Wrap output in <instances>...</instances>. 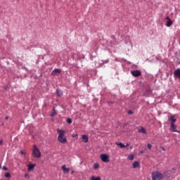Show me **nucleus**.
Returning a JSON list of instances; mask_svg holds the SVG:
<instances>
[{"label":"nucleus","mask_w":180,"mask_h":180,"mask_svg":"<svg viewBox=\"0 0 180 180\" xmlns=\"http://www.w3.org/2000/svg\"><path fill=\"white\" fill-rule=\"evenodd\" d=\"M5 176H6V178H11V173H9V172L6 173Z\"/></svg>","instance_id":"obj_23"},{"label":"nucleus","mask_w":180,"mask_h":180,"mask_svg":"<svg viewBox=\"0 0 180 180\" xmlns=\"http://www.w3.org/2000/svg\"><path fill=\"white\" fill-rule=\"evenodd\" d=\"M61 169L63 171V174H68V172H70V169L65 167V165L62 166Z\"/></svg>","instance_id":"obj_10"},{"label":"nucleus","mask_w":180,"mask_h":180,"mask_svg":"<svg viewBox=\"0 0 180 180\" xmlns=\"http://www.w3.org/2000/svg\"><path fill=\"white\" fill-rule=\"evenodd\" d=\"M138 133H143V134H147V131H146V129L144 127H141V129L138 130Z\"/></svg>","instance_id":"obj_11"},{"label":"nucleus","mask_w":180,"mask_h":180,"mask_svg":"<svg viewBox=\"0 0 180 180\" xmlns=\"http://www.w3.org/2000/svg\"><path fill=\"white\" fill-rule=\"evenodd\" d=\"M100 158L101 161H103V162H109L110 161L109 155H108L107 154H101L100 155Z\"/></svg>","instance_id":"obj_4"},{"label":"nucleus","mask_w":180,"mask_h":180,"mask_svg":"<svg viewBox=\"0 0 180 180\" xmlns=\"http://www.w3.org/2000/svg\"><path fill=\"white\" fill-rule=\"evenodd\" d=\"M82 139L85 143H88V141H89V138L86 135H82Z\"/></svg>","instance_id":"obj_12"},{"label":"nucleus","mask_w":180,"mask_h":180,"mask_svg":"<svg viewBox=\"0 0 180 180\" xmlns=\"http://www.w3.org/2000/svg\"><path fill=\"white\" fill-rule=\"evenodd\" d=\"M34 167H36V165L29 164L28 165V171H32V169H34Z\"/></svg>","instance_id":"obj_14"},{"label":"nucleus","mask_w":180,"mask_h":180,"mask_svg":"<svg viewBox=\"0 0 180 180\" xmlns=\"http://www.w3.org/2000/svg\"><path fill=\"white\" fill-rule=\"evenodd\" d=\"M90 180H102V179H101L99 176L95 177L94 176H92Z\"/></svg>","instance_id":"obj_17"},{"label":"nucleus","mask_w":180,"mask_h":180,"mask_svg":"<svg viewBox=\"0 0 180 180\" xmlns=\"http://www.w3.org/2000/svg\"><path fill=\"white\" fill-rule=\"evenodd\" d=\"M32 155L35 158H40L41 157V153H40V150H39V148L36 145L33 146Z\"/></svg>","instance_id":"obj_3"},{"label":"nucleus","mask_w":180,"mask_h":180,"mask_svg":"<svg viewBox=\"0 0 180 180\" xmlns=\"http://www.w3.org/2000/svg\"><path fill=\"white\" fill-rule=\"evenodd\" d=\"M99 168V164L98 163H95L94 165V169H98Z\"/></svg>","instance_id":"obj_21"},{"label":"nucleus","mask_w":180,"mask_h":180,"mask_svg":"<svg viewBox=\"0 0 180 180\" xmlns=\"http://www.w3.org/2000/svg\"><path fill=\"white\" fill-rule=\"evenodd\" d=\"M3 169H4V171H8V167H3Z\"/></svg>","instance_id":"obj_26"},{"label":"nucleus","mask_w":180,"mask_h":180,"mask_svg":"<svg viewBox=\"0 0 180 180\" xmlns=\"http://www.w3.org/2000/svg\"><path fill=\"white\" fill-rule=\"evenodd\" d=\"M166 19L167 20L166 26L167 27H171V26H172V21L171 20V18H169V17H167Z\"/></svg>","instance_id":"obj_7"},{"label":"nucleus","mask_w":180,"mask_h":180,"mask_svg":"<svg viewBox=\"0 0 180 180\" xmlns=\"http://www.w3.org/2000/svg\"><path fill=\"white\" fill-rule=\"evenodd\" d=\"M162 150L163 151H165V148H162Z\"/></svg>","instance_id":"obj_31"},{"label":"nucleus","mask_w":180,"mask_h":180,"mask_svg":"<svg viewBox=\"0 0 180 180\" xmlns=\"http://www.w3.org/2000/svg\"><path fill=\"white\" fill-rule=\"evenodd\" d=\"M128 159L130 160V161H133V160H134V156L133 155H130L128 156Z\"/></svg>","instance_id":"obj_20"},{"label":"nucleus","mask_w":180,"mask_h":180,"mask_svg":"<svg viewBox=\"0 0 180 180\" xmlns=\"http://www.w3.org/2000/svg\"><path fill=\"white\" fill-rule=\"evenodd\" d=\"M20 153L21 154V155H26V151L25 150H20Z\"/></svg>","instance_id":"obj_24"},{"label":"nucleus","mask_w":180,"mask_h":180,"mask_svg":"<svg viewBox=\"0 0 180 180\" xmlns=\"http://www.w3.org/2000/svg\"><path fill=\"white\" fill-rule=\"evenodd\" d=\"M153 147V146L151 145V143H148V148L149 149V150H151V148Z\"/></svg>","instance_id":"obj_25"},{"label":"nucleus","mask_w":180,"mask_h":180,"mask_svg":"<svg viewBox=\"0 0 180 180\" xmlns=\"http://www.w3.org/2000/svg\"><path fill=\"white\" fill-rule=\"evenodd\" d=\"M117 146H119L120 148H126V146L122 143H117Z\"/></svg>","instance_id":"obj_18"},{"label":"nucleus","mask_w":180,"mask_h":180,"mask_svg":"<svg viewBox=\"0 0 180 180\" xmlns=\"http://www.w3.org/2000/svg\"><path fill=\"white\" fill-rule=\"evenodd\" d=\"M9 119V117H6V120H8Z\"/></svg>","instance_id":"obj_30"},{"label":"nucleus","mask_w":180,"mask_h":180,"mask_svg":"<svg viewBox=\"0 0 180 180\" xmlns=\"http://www.w3.org/2000/svg\"><path fill=\"white\" fill-rule=\"evenodd\" d=\"M174 77H176V78H179L180 79V69L179 68L174 70Z\"/></svg>","instance_id":"obj_8"},{"label":"nucleus","mask_w":180,"mask_h":180,"mask_svg":"<svg viewBox=\"0 0 180 180\" xmlns=\"http://www.w3.org/2000/svg\"><path fill=\"white\" fill-rule=\"evenodd\" d=\"M170 130H172L173 133H178V130H176V126L175 124H170Z\"/></svg>","instance_id":"obj_6"},{"label":"nucleus","mask_w":180,"mask_h":180,"mask_svg":"<svg viewBox=\"0 0 180 180\" xmlns=\"http://www.w3.org/2000/svg\"><path fill=\"white\" fill-rule=\"evenodd\" d=\"M56 115H57V112H56V110H53V111L51 114V117H53V116H56Z\"/></svg>","instance_id":"obj_19"},{"label":"nucleus","mask_w":180,"mask_h":180,"mask_svg":"<svg viewBox=\"0 0 180 180\" xmlns=\"http://www.w3.org/2000/svg\"><path fill=\"white\" fill-rule=\"evenodd\" d=\"M67 123H68L69 124H71V123H72V120H71V118H68L67 120Z\"/></svg>","instance_id":"obj_22"},{"label":"nucleus","mask_w":180,"mask_h":180,"mask_svg":"<svg viewBox=\"0 0 180 180\" xmlns=\"http://www.w3.org/2000/svg\"><path fill=\"white\" fill-rule=\"evenodd\" d=\"M56 94L58 96H63V91L60 89H56Z\"/></svg>","instance_id":"obj_15"},{"label":"nucleus","mask_w":180,"mask_h":180,"mask_svg":"<svg viewBox=\"0 0 180 180\" xmlns=\"http://www.w3.org/2000/svg\"><path fill=\"white\" fill-rule=\"evenodd\" d=\"M2 144H4V141L3 140H0V146H2Z\"/></svg>","instance_id":"obj_28"},{"label":"nucleus","mask_w":180,"mask_h":180,"mask_svg":"<svg viewBox=\"0 0 180 180\" xmlns=\"http://www.w3.org/2000/svg\"><path fill=\"white\" fill-rule=\"evenodd\" d=\"M57 132L58 133V141L59 143L62 144H65L67 143V137L65 136L66 131L64 130H61L60 129H57Z\"/></svg>","instance_id":"obj_1"},{"label":"nucleus","mask_w":180,"mask_h":180,"mask_svg":"<svg viewBox=\"0 0 180 180\" xmlns=\"http://www.w3.org/2000/svg\"><path fill=\"white\" fill-rule=\"evenodd\" d=\"M61 72V69H54L52 71V74L53 75H56V74H60Z\"/></svg>","instance_id":"obj_13"},{"label":"nucleus","mask_w":180,"mask_h":180,"mask_svg":"<svg viewBox=\"0 0 180 180\" xmlns=\"http://www.w3.org/2000/svg\"><path fill=\"white\" fill-rule=\"evenodd\" d=\"M131 75L133 77H135V78H137L138 77H140L141 75V71L140 70H133L131 72Z\"/></svg>","instance_id":"obj_5"},{"label":"nucleus","mask_w":180,"mask_h":180,"mask_svg":"<svg viewBox=\"0 0 180 180\" xmlns=\"http://www.w3.org/2000/svg\"><path fill=\"white\" fill-rule=\"evenodd\" d=\"M139 165H140V164L139 163V162H137V161L134 162L133 163V168H139Z\"/></svg>","instance_id":"obj_16"},{"label":"nucleus","mask_w":180,"mask_h":180,"mask_svg":"<svg viewBox=\"0 0 180 180\" xmlns=\"http://www.w3.org/2000/svg\"><path fill=\"white\" fill-rule=\"evenodd\" d=\"M72 174H74V172H72Z\"/></svg>","instance_id":"obj_32"},{"label":"nucleus","mask_w":180,"mask_h":180,"mask_svg":"<svg viewBox=\"0 0 180 180\" xmlns=\"http://www.w3.org/2000/svg\"><path fill=\"white\" fill-rule=\"evenodd\" d=\"M129 146H130V144H129V143H126V145H125V148H126V147H129Z\"/></svg>","instance_id":"obj_29"},{"label":"nucleus","mask_w":180,"mask_h":180,"mask_svg":"<svg viewBox=\"0 0 180 180\" xmlns=\"http://www.w3.org/2000/svg\"><path fill=\"white\" fill-rule=\"evenodd\" d=\"M164 178V174L160 172H153L152 173L153 180H161Z\"/></svg>","instance_id":"obj_2"},{"label":"nucleus","mask_w":180,"mask_h":180,"mask_svg":"<svg viewBox=\"0 0 180 180\" xmlns=\"http://www.w3.org/2000/svg\"><path fill=\"white\" fill-rule=\"evenodd\" d=\"M128 115H133V112L131 110L128 111Z\"/></svg>","instance_id":"obj_27"},{"label":"nucleus","mask_w":180,"mask_h":180,"mask_svg":"<svg viewBox=\"0 0 180 180\" xmlns=\"http://www.w3.org/2000/svg\"><path fill=\"white\" fill-rule=\"evenodd\" d=\"M169 122H171L170 124H175V122H176V118H175L174 115H172L171 117L169 118Z\"/></svg>","instance_id":"obj_9"}]
</instances>
